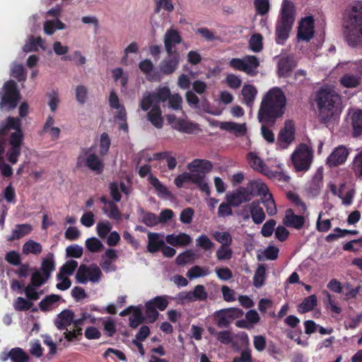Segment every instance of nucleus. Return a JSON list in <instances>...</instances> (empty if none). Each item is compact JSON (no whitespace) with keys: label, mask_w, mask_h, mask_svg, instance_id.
<instances>
[{"label":"nucleus","mask_w":362,"mask_h":362,"mask_svg":"<svg viewBox=\"0 0 362 362\" xmlns=\"http://www.w3.org/2000/svg\"><path fill=\"white\" fill-rule=\"evenodd\" d=\"M53 258V254L49 253V257L44 259L42 262L41 267L39 269L47 278H50L52 272L55 269V264Z\"/></svg>","instance_id":"37"},{"label":"nucleus","mask_w":362,"mask_h":362,"mask_svg":"<svg viewBox=\"0 0 362 362\" xmlns=\"http://www.w3.org/2000/svg\"><path fill=\"white\" fill-rule=\"evenodd\" d=\"M22 250L24 255H38L42 252V247L40 243L33 240H29L23 244Z\"/></svg>","instance_id":"33"},{"label":"nucleus","mask_w":362,"mask_h":362,"mask_svg":"<svg viewBox=\"0 0 362 362\" xmlns=\"http://www.w3.org/2000/svg\"><path fill=\"white\" fill-rule=\"evenodd\" d=\"M194 258V252L191 250H187L177 256L175 262L178 265H185L189 262H192Z\"/></svg>","instance_id":"54"},{"label":"nucleus","mask_w":362,"mask_h":362,"mask_svg":"<svg viewBox=\"0 0 362 362\" xmlns=\"http://www.w3.org/2000/svg\"><path fill=\"white\" fill-rule=\"evenodd\" d=\"M111 145V141L109 135L106 132H103L100 138V149L99 154L100 156H105L107 154Z\"/></svg>","instance_id":"45"},{"label":"nucleus","mask_w":362,"mask_h":362,"mask_svg":"<svg viewBox=\"0 0 362 362\" xmlns=\"http://www.w3.org/2000/svg\"><path fill=\"white\" fill-rule=\"evenodd\" d=\"M254 6L257 13L260 16L267 14L270 9L269 0H255Z\"/></svg>","instance_id":"53"},{"label":"nucleus","mask_w":362,"mask_h":362,"mask_svg":"<svg viewBox=\"0 0 362 362\" xmlns=\"http://www.w3.org/2000/svg\"><path fill=\"white\" fill-rule=\"evenodd\" d=\"M263 204L266 208L267 212L269 216H274L276 214L277 209L275 202L272 197V194L264 195Z\"/></svg>","instance_id":"52"},{"label":"nucleus","mask_w":362,"mask_h":362,"mask_svg":"<svg viewBox=\"0 0 362 362\" xmlns=\"http://www.w3.org/2000/svg\"><path fill=\"white\" fill-rule=\"evenodd\" d=\"M361 78L359 76L351 74H346L340 78V83L341 86L349 88H356L361 83Z\"/></svg>","instance_id":"30"},{"label":"nucleus","mask_w":362,"mask_h":362,"mask_svg":"<svg viewBox=\"0 0 362 362\" xmlns=\"http://www.w3.org/2000/svg\"><path fill=\"white\" fill-rule=\"evenodd\" d=\"M192 292L194 301H204L208 298V293L203 285L198 284L195 286Z\"/></svg>","instance_id":"57"},{"label":"nucleus","mask_w":362,"mask_h":362,"mask_svg":"<svg viewBox=\"0 0 362 362\" xmlns=\"http://www.w3.org/2000/svg\"><path fill=\"white\" fill-rule=\"evenodd\" d=\"M313 158V149L305 144H300L291 155V160L296 171L308 170Z\"/></svg>","instance_id":"7"},{"label":"nucleus","mask_w":362,"mask_h":362,"mask_svg":"<svg viewBox=\"0 0 362 362\" xmlns=\"http://www.w3.org/2000/svg\"><path fill=\"white\" fill-rule=\"evenodd\" d=\"M266 280V267L264 264H259L253 276V285L256 288L262 287Z\"/></svg>","instance_id":"38"},{"label":"nucleus","mask_w":362,"mask_h":362,"mask_svg":"<svg viewBox=\"0 0 362 362\" xmlns=\"http://www.w3.org/2000/svg\"><path fill=\"white\" fill-rule=\"evenodd\" d=\"M349 168L356 178L362 179V149L355 155Z\"/></svg>","instance_id":"28"},{"label":"nucleus","mask_w":362,"mask_h":362,"mask_svg":"<svg viewBox=\"0 0 362 362\" xmlns=\"http://www.w3.org/2000/svg\"><path fill=\"white\" fill-rule=\"evenodd\" d=\"M163 42L166 53L179 52L175 47L182 42V37L177 30L170 28L165 33Z\"/></svg>","instance_id":"11"},{"label":"nucleus","mask_w":362,"mask_h":362,"mask_svg":"<svg viewBox=\"0 0 362 362\" xmlns=\"http://www.w3.org/2000/svg\"><path fill=\"white\" fill-rule=\"evenodd\" d=\"M88 267L89 269L88 271V280L93 283L98 282L103 276L102 272L100 269V268L95 264H92Z\"/></svg>","instance_id":"50"},{"label":"nucleus","mask_w":362,"mask_h":362,"mask_svg":"<svg viewBox=\"0 0 362 362\" xmlns=\"http://www.w3.org/2000/svg\"><path fill=\"white\" fill-rule=\"evenodd\" d=\"M21 100V93L16 82L13 80L6 81L0 92V107L6 112L14 110Z\"/></svg>","instance_id":"6"},{"label":"nucleus","mask_w":362,"mask_h":362,"mask_svg":"<svg viewBox=\"0 0 362 362\" xmlns=\"http://www.w3.org/2000/svg\"><path fill=\"white\" fill-rule=\"evenodd\" d=\"M213 238L221 244V246L230 247L233 242L231 235L227 232L216 231L213 233Z\"/></svg>","instance_id":"43"},{"label":"nucleus","mask_w":362,"mask_h":362,"mask_svg":"<svg viewBox=\"0 0 362 362\" xmlns=\"http://www.w3.org/2000/svg\"><path fill=\"white\" fill-rule=\"evenodd\" d=\"M33 306V302L23 297H18L13 303V307L16 311H27L30 310Z\"/></svg>","instance_id":"46"},{"label":"nucleus","mask_w":362,"mask_h":362,"mask_svg":"<svg viewBox=\"0 0 362 362\" xmlns=\"http://www.w3.org/2000/svg\"><path fill=\"white\" fill-rule=\"evenodd\" d=\"M247 206L250 209L253 222L256 224L262 223L265 219V214L259 202L257 200L253 201L248 204Z\"/></svg>","instance_id":"23"},{"label":"nucleus","mask_w":362,"mask_h":362,"mask_svg":"<svg viewBox=\"0 0 362 362\" xmlns=\"http://www.w3.org/2000/svg\"><path fill=\"white\" fill-rule=\"evenodd\" d=\"M61 299V296L57 294L47 296L39 303V308L42 312H47L52 309L54 303Z\"/></svg>","instance_id":"36"},{"label":"nucleus","mask_w":362,"mask_h":362,"mask_svg":"<svg viewBox=\"0 0 362 362\" xmlns=\"http://www.w3.org/2000/svg\"><path fill=\"white\" fill-rule=\"evenodd\" d=\"M295 139V128L294 124L291 121H287L284 127L280 130L278 141L281 144H284L283 148L287 147Z\"/></svg>","instance_id":"14"},{"label":"nucleus","mask_w":362,"mask_h":362,"mask_svg":"<svg viewBox=\"0 0 362 362\" xmlns=\"http://www.w3.org/2000/svg\"><path fill=\"white\" fill-rule=\"evenodd\" d=\"M21 123L19 118L8 117L5 122L0 124V139H5L11 129H18L21 127Z\"/></svg>","instance_id":"22"},{"label":"nucleus","mask_w":362,"mask_h":362,"mask_svg":"<svg viewBox=\"0 0 362 362\" xmlns=\"http://www.w3.org/2000/svg\"><path fill=\"white\" fill-rule=\"evenodd\" d=\"M76 167L78 169L87 168L96 175H100L104 170L105 164L100 154L94 153L93 146H90L81 148L76 158Z\"/></svg>","instance_id":"5"},{"label":"nucleus","mask_w":362,"mask_h":362,"mask_svg":"<svg viewBox=\"0 0 362 362\" xmlns=\"http://www.w3.org/2000/svg\"><path fill=\"white\" fill-rule=\"evenodd\" d=\"M196 241L197 245L205 250H211L214 245V243L206 235H201Z\"/></svg>","instance_id":"64"},{"label":"nucleus","mask_w":362,"mask_h":362,"mask_svg":"<svg viewBox=\"0 0 362 362\" xmlns=\"http://www.w3.org/2000/svg\"><path fill=\"white\" fill-rule=\"evenodd\" d=\"M148 243L147 245V250L151 253H155L164 245V241L159 238V234L156 233H148Z\"/></svg>","instance_id":"27"},{"label":"nucleus","mask_w":362,"mask_h":362,"mask_svg":"<svg viewBox=\"0 0 362 362\" xmlns=\"http://www.w3.org/2000/svg\"><path fill=\"white\" fill-rule=\"evenodd\" d=\"M32 230V226L29 223L17 224L12 230L11 236L8 238V241L18 240L25 235L29 234Z\"/></svg>","instance_id":"26"},{"label":"nucleus","mask_w":362,"mask_h":362,"mask_svg":"<svg viewBox=\"0 0 362 362\" xmlns=\"http://www.w3.org/2000/svg\"><path fill=\"white\" fill-rule=\"evenodd\" d=\"M263 37L259 33L253 34L249 40V47L255 52H259L263 49Z\"/></svg>","instance_id":"42"},{"label":"nucleus","mask_w":362,"mask_h":362,"mask_svg":"<svg viewBox=\"0 0 362 362\" xmlns=\"http://www.w3.org/2000/svg\"><path fill=\"white\" fill-rule=\"evenodd\" d=\"M28 358V354L21 348H13L10 351V358L13 362H25Z\"/></svg>","instance_id":"48"},{"label":"nucleus","mask_w":362,"mask_h":362,"mask_svg":"<svg viewBox=\"0 0 362 362\" xmlns=\"http://www.w3.org/2000/svg\"><path fill=\"white\" fill-rule=\"evenodd\" d=\"M315 102L321 123H327L341 111V96L331 88H321L316 93Z\"/></svg>","instance_id":"3"},{"label":"nucleus","mask_w":362,"mask_h":362,"mask_svg":"<svg viewBox=\"0 0 362 362\" xmlns=\"http://www.w3.org/2000/svg\"><path fill=\"white\" fill-rule=\"evenodd\" d=\"M146 307V318L148 322L153 323L156 321L158 317V312L151 304L147 301L145 305Z\"/></svg>","instance_id":"59"},{"label":"nucleus","mask_w":362,"mask_h":362,"mask_svg":"<svg viewBox=\"0 0 362 362\" xmlns=\"http://www.w3.org/2000/svg\"><path fill=\"white\" fill-rule=\"evenodd\" d=\"M74 313L71 310H64L57 315L54 320V325L58 329H66L74 322Z\"/></svg>","instance_id":"17"},{"label":"nucleus","mask_w":362,"mask_h":362,"mask_svg":"<svg viewBox=\"0 0 362 362\" xmlns=\"http://www.w3.org/2000/svg\"><path fill=\"white\" fill-rule=\"evenodd\" d=\"M210 274V271L208 268L202 267L196 265L190 268L187 272V276L190 279H196L201 276H205Z\"/></svg>","instance_id":"44"},{"label":"nucleus","mask_w":362,"mask_h":362,"mask_svg":"<svg viewBox=\"0 0 362 362\" xmlns=\"http://www.w3.org/2000/svg\"><path fill=\"white\" fill-rule=\"evenodd\" d=\"M353 136L355 137L362 135V110H358L354 112L352 117Z\"/></svg>","instance_id":"31"},{"label":"nucleus","mask_w":362,"mask_h":362,"mask_svg":"<svg viewBox=\"0 0 362 362\" xmlns=\"http://www.w3.org/2000/svg\"><path fill=\"white\" fill-rule=\"evenodd\" d=\"M244 62L247 68L245 72L250 76L256 75V69L259 66L257 57L254 55H247L244 57Z\"/></svg>","instance_id":"32"},{"label":"nucleus","mask_w":362,"mask_h":362,"mask_svg":"<svg viewBox=\"0 0 362 362\" xmlns=\"http://www.w3.org/2000/svg\"><path fill=\"white\" fill-rule=\"evenodd\" d=\"M226 199L232 206L237 207L243 203L250 202V195L245 189V187H239L236 190L226 194Z\"/></svg>","instance_id":"12"},{"label":"nucleus","mask_w":362,"mask_h":362,"mask_svg":"<svg viewBox=\"0 0 362 362\" xmlns=\"http://www.w3.org/2000/svg\"><path fill=\"white\" fill-rule=\"evenodd\" d=\"M257 93V90L255 86L252 85H244L242 89V95L247 106H251L253 104Z\"/></svg>","instance_id":"35"},{"label":"nucleus","mask_w":362,"mask_h":362,"mask_svg":"<svg viewBox=\"0 0 362 362\" xmlns=\"http://www.w3.org/2000/svg\"><path fill=\"white\" fill-rule=\"evenodd\" d=\"M194 215V211L191 207L184 209L180 215V221L184 224H189L192 223Z\"/></svg>","instance_id":"62"},{"label":"nucleus","mask_w":362,"mask_h":362,"mask_svg":"<svg viewBox=\"0 0 362 362\" xmlns=\"http://www.w3.org/2000/svg\"><path fill=\"white\" fill-rule=\"evenodd\" d=\"M23 134L21 127L13 132L9 139V144L12 146L21 147L23 143Z\"/></svg>","instance_id":"60"},{"label":"nucleus","mask_w":362,"mask_h":362,"mask_svg":"<svg viewBox=\"0 0 362 362\" xmlns=\"http://www.w3.org/2000/svg\"><path fill=\"white\" fill-rule=\"evenodd\" d=\"M276 224V222L274 219H269L266 221L262 226L261 230V234L262 236L265 238L270 237L274 233Z\"/></svg>","instance_id":"61"},{"label":"nucleus","mask_w":362,"mask_h":362,"mask_svg":"<svg viewBox=\"0 0 362 362\" xmlns=\"http://www.w3.org/2000/svg\"><path fill=\"white\" fill-rule=\"evenodd\" d=\"M286 98L279 87L270 89L264 96L258 110L257 118L260 123L274 126L277 119L285 112Z\"/></svg>","instance_id":"1"},{"label":"nucleus","mask_w":362,"mask_h":362,"mask_svg":"<svg viewBox=\"0 0 362 362\" xmlns=\"http://www.w3.org/2000/svg\"><path fill=\"white\" fill-rule=\"evenodd\" d=\"M170 299H173V298L170 296H157L148 302L155 308L160 311H163L168 308Z\"/></svg>","instance_id":"34"},{"label":"nucleus","mask_w":362,"mask_h":362,"mask_svg":"<svg viewBox=\"0 0 362 362\" xmlns=\"http://www.w3.org/2000/svg\"><path fill=\"white\" fill-rule=\"evenodd\" d=\"M142 216V222L149 227L156 226L158 223V218L156 215L151 212H146L143 209H140Z\"/></svg>","instance_id":"49"},{"label":"nucleus","mask_w":362,"mask_h":362,"mask_svg":"<svg viewBox=\"0 0 362 362\" xmlns=\"http://www.w3.org/2000/svg\"><path fill=\"white\" fill-rule=\"evenodd\" d=\"M112 229L109 221L99 222L97 225V233L100 238H105Z\"/></svg>","instance_id":"63"},{"label":"nucleus","mask_w":362,"mask_h":362,"mask_svg":"<svg viewBox=\"0 0 362 362\" xmlns=\"http://www.w3.org/2000/svg\"><path fill=\"white\" fill-rule=\"evenodd\" d=\"M144 321V317L143 316V313L141 309L136 308L134 309V312L132 313V316L129 317V326L135 329L139 325H141Z\"/></svg>","instance_id":"51"},{"label":"nucleus","mask_w":362,"mask_h":362,"mask_svg":"<svg viewBox=\"0 0 362 362\" xmlns=\"http://www.w3.org/2000/svg\"><path fill=\"white\" fill-rule=\"evenodd\" d=\"M247 161L251 168L264 175H269V169L263 160L255 153L250 152L247 155Z\"/></svg>","instance_id":"18"},{"label":"nucleus","mask_w":362,"mask_h":362,"mask_svg":"<svg viewBox=\"0 0 362 362\" xmlns=\"http://www.w3.org/2000/svg\"><path fill=\"white\" fill-rule=\"evenodd\" d=\"M314 25L313 16L302 18L298 28L297 37L299 40L309 42L314 36Z\"/></svg>","instance_id":"9"},{"label":"nucleus","mask_w":362,"mask_h":362,"mask_svg":"<svg viewBox=\"0 0 362 362\" xmlns=\"http://www.w3.org/2000/svg\"><path fill=\"white\" fill-rule=\"evenodd\" d=\"M349 154V149L344 145H339L327 158L326 163L330 168L342 165L346 161Z\"/></svg>","instance_id":"10"},{"label":"nucleus","mask_w":362,"mask_h":362,"mask_svg":"<svg viewBox=\"0 0 362 362\" xmlns=\"http://www.w3.org/2000/svg\"><path fill=\"white\" fill-rule=\"evenodd\" d=\"M148 181L149 183L155 188L158 196L168 198L172 197L171 192L169 191L168 189L153 174H150Z\"/></svg>","instance_id":"25"},{"label":"nucleus","mask_w":362,"mask_h":362,"mask_svg":"<svg viewBox=\"0 0 362 362\" xmlns=\"http://www.w3.org/2000/svg\"><path fill=\"white\" fill-rule=\"evenodd\" d=\"M284 223L297 230L301 229L305 224V218L301 215H296L292 209H288L284 218Z\"/></svg>","instance_id":"15"},{"label":"nucleus","mask_w":362,"mask_h":362,"mask_svg":"<svg viewBox=\"0 0 362 362\" xmlns=\"http://www.w3.org/2000/svg\"><path fill=\"white\" fill-rule=\"evenodd\" d=\"M295 17L296 9L293 3L284 0L275 26V41L278 45H284L288 38Z\"/></svg>","instance_id":"4"},{"label":"nucleus","mask_w":362,"mask_h":362,"mask_svg":"<svg viewBox=\"0 0 362 362\" xmlns=\"http://www.w3.org/2000/svg\"><path fill=\"white\" fill-rule=\"evenodd\" d=\"M344 34L350 47L362 45V1L354 2L346 10Z\"/></svg>","instance_id":"2"},{"label":"nucleus","mask_w":362,"mask_h":362,"mask_svg":"<svg viewBox=\"0 0 362 362\" xmlns=\"http://www.w3.org/2000/svg\"><path fill=\"white\" fill-rule=\"evenodd\" d=\"M86 247L91 252H98L103 248V245L98 238H90L86 240Z\"/></svg>","instance_id":"55"},{"label":"nucleus","mask_w":362,"mask_h":362,"mask_svg":"<svg viewBox=\"0 0 362 362\" xmlns=\"http://www.w3.org/2000/svg\"><path fill=\"white\" fill-rule=\"evenodd\" d=\"M296 66V62L293 55L282 57L278 62L279 76L288 77Z\"/></svg>","instance_id":"13"},{"label":"nucleus","mask_w":362,"mask_h":362,"mask_svg":"<svg viewBox=\"0 0 362 362\" xmlns=\"http://www.w3.org/2000/svg\"><path fill=\"white\" fill-rule=\"evenodd\" d=\"M155 100L156 104L164 103L168 100L171 95L170 90L168 86L159 87L154 93H151Z\"/></svg>","instance_id":"39"},{"label":"nucleus","mask_w":362,"mask_h":362,"mask_svg":"<svg viewBox=\"0 0 362 362\" xmlns=\"http://www.w3.org/2000/svg\"><path fill=\"white\" fill-rule=\"evenodd\" d=\"M197 127L196 124L187 122L184 119H179L177 120L175 128L180 132L190 134L192 133Z\"/></svg>","instance_id":"47"},{"label":"nucleus","mask_w":362,"mask_h":362,"mask_svg":"<svg viewBox=\"0 0 362 362\" xmlns=\"http://www.w3.org/2000/svg\"><path fill=\"white\" fill-rule=\"evenodd\" d=\"M187 168L190 172L194 173L199 171L206 175V174L212 170L213 164L211 161L207 160L194 159L188 164Z\"/></svg>","instance_id":"21"},{"label":"nucleus","mask_w":362,"mask_h":362,"mask_svg":"<svg viewBox=\"0 0 362 362\" xmlns=\"http://www.w3.org/2000/svg\"><path fill=\"white\" fill-rule=\"evenodd\" d=\"M245 189L250 195V199H252L254 196L264 194V192L268 190L264 184L255 180H250L247 186L245 187Z\"/></svg>","instance_id":"24"},{"label":"nucleus","mask_w":362,"mask_h":362,"mask_svg":"<svg viewBox=\"0 0 362 362\" xmlns=\"http://www.w3.org/2000/svg\"><path fill=\"white\" fill-rule=\"evenodd\" d=\"M216 323L219 327H227L231 322L230 319L227 317V313L225 309L220 310L216 313Z\"/></svg>","instance_id":"58"},{"label":"nucleus","mask_w":362,"mask_h":362,"mask_svg":"<svg viewBox=\"0 0 362 362\" xmlns=\"http://www.w3.org/2000/svg\"><path fill=\"white\" fill-rule=\"evenodd\" d=\"M49 278H47L44 274L36 268H33V272L31 274L30 285L40 287L45 284Z\"/></svg>","instance_id":"40"},{"label":"nucleus","mask_w":362,"mask_h":362,"mask_svg":"<svg viewBox=\"0 0 362 362\" xmlns=\"http://www.w3.org/2000/svg\"><path fill=\"white\" fill-rule=\"evenodd\" d=\"M167 57L161 61L159 64L160 71L164 75H171L177 69L180 62V52L167 53Z\"/></svg>","instance_id":"8"},{"label":"nucleus","mask_w":362,"mask_h":362,"mask_svg":"<svg viewBox=\"0 0 362 362\" xmlns=\"http://www.w3.org/2000/svg\"><path fill=\"white\" fill-rule=\"evenodd\" d=\"M11 76L17 79L18 81H25L26 80V71L22 64H14L11 69Z\"/></svg>","instance_id":"56"},{"label":"nucleus","mask_w":362,"mask_h":362,"mask_svg":"<svg viewBox=\"0 0 362 362\" xmlns=\"http://www.w3.org/2000/svg\"><path fill=\"white\" fill-rule=\"evenodd\" d=\"M221 129L234 134L237 137L243 136L247 133L246 124H238L233 122H223L220 124Z\"/></svg>","instance_id":"19"},{"label":"nucleus","mask_w":362,"mask_h":362,"mask_svg":"<svg viewBox=\"0 0 362 362\" xmlns=\"http://www.w3.org/2000/svg\"><path fill=\"white\" fill-rule=\"evenodd\" d=\"M78 267V262L76 260L67 261L61 268L57 275V279H60L62 275H72Z\"/></svg>","instance_id":"41"},{"label":"nucleus","mask_w":362,"mask_h":362,"mask_svg":"<svg viewBox=\"0 0 362 362\" xmlns=\"http://www.w3.org/2000/svg\"><path fill=\"white\" fill-rule=\"evenodd\" d=\"M147 119L153 126L160 129L163 125V118L162 111L158 104H154L150 111L146 115Z\"/></svg>","instance_id":"20"},{"label":"nucleus","mask_w":362,"mask_h":362,"mask_svg":"<svg viewBox=\"0 0 362 362\" xmlns=\"http://www.w3.org/2000/svg\"><path fill=\"white\" fill-rule=\"evenodd\" d=\"M317 299L315 295H310L305 298L298 306V312L303 314L314 309L317 305Z\"/></svg>","instance_id":"29"},{"label":"nucleus","mask_w":362,"mask_h":362,"mask_svg":"<svg viewBox=\"0 0 362 362\" xmlns=\"http://www.w3.org/2000/svg\"><path fill=\"white\" fill-rule=\"evenodd\" d=\"M166 242L173 247H185L192 243V238L189 235L180 233L178 235L169 234L165 237Z\"/></svg>","instance_id":"16"}]
</instances>
